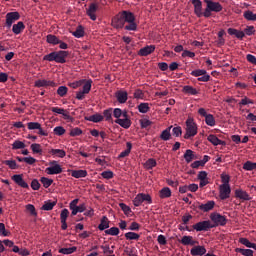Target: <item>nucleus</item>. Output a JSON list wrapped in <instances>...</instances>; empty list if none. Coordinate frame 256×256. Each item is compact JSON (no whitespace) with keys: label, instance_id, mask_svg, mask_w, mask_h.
<instances>
[{"label":"nucleus","instance_id":"obj_1","mask_svg":"<svg viewBox=\"0 0 256 256\" xmlns=\"http://www.w3.org/2000/svg\"><path fill=\"white\" fill-rule=\"evenodd\" d=\"M125 23L128 25L125 26ZM114 29H123L125 27L126 31H137V23H135V15L130 11H122L118 13L111 23Z\"/></svg>","mask_w":256,"mask_h":256},{"label":"nucleus","instance_id":"obj_2","mask_svg":"<svg viewBox=\"0 0 256 256\" xmlns=\"http://www.w3.org/2000/svg\"><path fill=\"white\" fill-rule=\"evenodd\" d=\"M113 117H115V123L120 125L123 129H129L131 127V119L127 114V110H121V108H115L113 110Z\"/></svg>","mask_w":256,"mask_h":256},{"label":"nucleus","instance_id":"obj_3","mask_svg":"<svg viewBox=\"0 0 256 256\" xmlns=\"http://www.w3.org/2000/svg\"><path fill=\"white\" fill-rule=\"evenodd\" d=\"M185 133H184V139H193L197 133H199V127L197 126V122H195V119L188 118L185 122Z\"/></svg>","mask_w":256,"mask_h":256},{"label":"nucleus","instance_id":"obj_4","mask_svg":"<svg viewBox=\"0 0 256 256\" xmlns=\"http://www.w3.org/2000/svg\"><path fill=\"white\" fill-rule=\"evenodd\" d=\"M69 52L67 51H57L51 52L43 57V61H55V63H66Z\"/></svg>","mask_w":256,"mask_h":256},{"label":"nucleus","instance_id":"obj_5","mask_svg":"<svg viewBox=\"0 0 256 256\" xmlns=\"http://www.w3.org/2000/svg\"><path fill=\"white\" fill-rule=\"evenodd\" d=\"M206 3V9L204 11L203 17L209 18L211 17V13H221L223 11V6L219 2H214L212 0H204Z\"/></svg>","mask_w":256,"mask_h":256},{"label":"nucleus","instance_id":"obj_6","mask_svg":"<svg viewBox=\"0 0 256 256\" xmlns=\"http://www.w3.org/2000/svg\"><path fill=\"white\" fill-rule=\"evenodd\" d=\"M148 203V205H151L153 203V199L151 198V195L145 194V193H139L135 196L133 200L134 207H141L143 203Z\"/></svg>","mask_w":256,"mask_h":256},{"label":"nucleus","instance_id":"obj_7","mask_svg":"<svg viewBox=\"0 0 256 256\" xmlns=\"http://www.w3.org/2000/svg\"><path fill=\"white\" fill-rule=\"evenodd\" d=\"M49 167L46 168L45 172L47 175H59L63 173V168L60 166L59 162L53 160L49 162Z\"/></svg>","mask_w":256,"mask_h":256},{"label":"nucleus","instance_id":"obj_8","mask_svg":"<svg viewBox=\"0 0 256 256\" xmlns=\"http://www.w3.org/2000/svg\"><path fill=\"white\" fill-rule=\"evenodd\" d=\"M198 113L201 117H205V123L208 127H215L216 121L213 114H207V110H205V108L198 109Z\"/></svg>","mask_w":256,"mask_h":256},{"label":"nucleus","instance_id":"obj_9","mask_svg":"<svg viewBox=\"0 0 256 256\" xmlns=\"http://www.w3.org/2000/svg\"><path fill=\"white\" fill-rule=\"evenodd\" d=\"M27 127L29 131H38V135H41L42 137H47V135H49L47 130H44L39 122H28Z\"/></svg>","mask_w":256,"mask_h":256},{"label":"nucleus","instance_id":"obj_10","mask_svg":"<svg viewBox=\"0 0 256 256\" xmlns=\"http://www.w3.org/2000/svg\"><path fill=\"white\" fill-rule=\"evenodd\" d=\"M19 19H21V15L19 14V12H9L6 14V26L8 27V29H11V27L13 26V23H15V21H19Z\"/></svg>","mask_w":256,"mask_h":256},{"label":"nucleus","instance_id":"obj_11","mask_svg":"<svg viewBox=\"0 0 256 256\" xmlns=\"http://www.w3.org/2000/svg\"><path fill=\"white\" fill-rule=\"evenodd\" d=\"M210 218L216 226L224 227V225H227V218L219 213L211 214Z\"/></svg>","mask_w":256,"mask_h":256},{"label":"nucleus","instance_id":"obj_12","mask_svg":"<svg viewBox=\"0 0 256 256\" xmlns=\"http://www.w3.org/2000/svg\"><path fill=\"white\" fill-rule=\"evenodd\" d=\"M219 197L222 201L231 197V186L220 185L219 186Z\"/></svg>","mask_w":256,"mask_h":256},{"label":"nucleus","instance_id":"obj_13","mask_svg":"<svg viewBox=\"0 0 256 256\" xmlns=\"http://www.w3.org/2000/svg\"><path fill=\"white\" fill-rule=\"evenodd\" d=\"M12 181L22 189H29V184L23 179V174H16L11 177Z\"/></svg>","mask_w":256,"mask_h":256},{"label":"nucleus","instance_id":"obj_14","mask_svg":"<svg viewBox=\"0 0 256 256\" xmlns=\"http://www.w3.org/2000/svg\"><path fill=\"white\" fill-rule=\"evenodd\" d=\"M97 9H99V6L95 3H91L86 10V14L90 17L91 21H97V15L95 14L97 13Z\"/></svg>","mask_w":256,"mask_h":256},{"label":"nucleus","instance_id":"obj_15","mask_svg":"<svg viewBox=\"0 0 256 256\" xmlns=\"http://www.w3.org/2000/svg\"><path fill=\"white\" fill-rule=\"evenodd\" d=\"M211 227L213 226L210 221H201L193 225L194 231H208Z\"/></svg>","mask_w":256,"mask_h":256},{"label":"nucleus","instance_id":"obj_16","mask_svg":"<svg viewBox=\"0 0 256 256\" xmlns=\"http://www.w3.org/2000/svg\"><path fill=\"white\" fill-rule=\"evenodd\" d=\"M192 5H194V13L198 17H203L205 12H203V2L201 0H192Z\"/></svg>","mask_w":256,"mask_h":256},{"label":"nucleus","instance_id":"obj_17","mask_svg":"<svg viewBox=\"0 0 256 256\" xmlns=\"http://www.w3.org/2000/svg\"><path fill=\"white\" fill-rule=\"evenodd\" d=\"M115 97L121 105L127 103V99H129V94L125 90H119L115 93Z\"/></svg>","mask_w":256,"mask_h":256},{"label":"nucleus","instance_id":"obj_18","mask_svg":"<svg viewBox=\"0 0 256 256\" xmlns=\"http://www.w3.org/2000/svg\"><path fill=\"white\" fill-rule=\"evenodd\" d=\"M235 198L241 199L242 201H250L251 197L249 196V193L243 189H236L235 190Z\"/></svg>","mask_w":256,"mask_h":256},{"label":"nucleus","instance_id":"obj_19","mask_svg":"<svg viewBox=\"0 0 256 256\" xmlns=\"http://www.w3.org/2000/svg\"><path fill=\"white\" fill-rule=\"evenodd\" d=\"M215 208V201L210 200L208 202H206L205 204H200L198 206V209H200V211H203L204 213H207L209 211H212V209Z\"/></svg>","mask_w":256,"mask_h":256},{"label":"nucleus","instance_id":"obj_20","mask_svg":"<svg viewBox=\"0 0 256 256\" xmlns=\"http://www.w3.org/2000/svg\"><path fill=\"white\" fill-rule=\"evenodd\" d=\"M153 51H155V45H149L141 48L138 52V55H140L141 57H147V55H151Z\"/></svg>","mask_w":256,"mask_h":256},{"label":"nucleus","instance_id":"obj_21","mask_svg":"<svg viewBox=\"0 0 256 256\" xmlns=\"http://www.w3.org/2000/svg\"><path fill=\"white\" fill-rule=\"evenodd\" d=\"M52 113H56V115H62L64 119H71V115H69V111L59 108V107H52Z\"/></svg>","mask_w":256,"mask_h":256},{"label":"nucleus","instance_id":"obj_22","mask_svg":"<svg viewBox=\"0 0 256 256\" xmlns=\"http://www.w3.org/2000/svg\"><path fill=\"white\" fill-rule=\"evenodd\" d=\"M190 253L193 256H203L207 253V249L204 246H195L190 250Z\"/></svg>","mask_w":256,"mask_h":256},{"label":"nucleus","instance_id":"obj_23","mask_svg":"<svg viewBox=\"0 0 256 256\" xmlns=\"http://www.w3.org/2000/svg\"><path fill=\"white\" fill-rule=\"evenodd\" d=\"M35 87H55V82L45 79L36 80Z\"/></svg>","mask_w":256,"mask_h":256},{"label":"nucleus","instance_id":"obj_24","mask_svg":"<svg viewBox=\"0 0 256 256\" xmlns=\"http://www.w3.org/2000/svg\"><path fill=\"white\" fill-rule=\"evenodd\" d=\"M12 31L14 35H21L23 31H25V24L21 21H19L17 24H14L12 26Z\"/></svg>","mask_w":256,"mask_h":256},{"label":"nucleus","instance_id":"obj_25","mask_svg":"<svg viewBox=\"0 0 256 256\" xmlns=\"http://www.w3.org/2000/svg\"><path fill=\"white\" fill-rule=\"evenodd\" d=\"M207 140L212 143V145H214L215 147H217V145H227V143H225V141L221 140V139H218L215 135L213 134H210L208 137H207Z\"/></svg>","mask_w":256,"mask_h":256},{"label":"nucleus","instance_id":"obj_26","mask_svg":"<svg viewBox=\"0 0 256 256\" xmlns=\"http://www.w3.org/2000/svg\"><path fill=\"white\" fill-rule=\"evenodd\" d=\"M71 176L75 179H82L87 177V170H70Z\"/></svg>","mask_w":256,"mask_h":256},{"label":"nucleus","instance_id":"obj_27","mask_svg":"<svg viewBox=\"0 0 256 256\" xmlns=\"http://www.w3.org/2000/svg\"><path fill=\"white\" fill-rule=\"evenodd\" d=\"M171 129H173V126H169L162 131V133L160 134V139L162 141H169V139H171Z\"/></svg>","mask_w":256,"mask_h":256},{"label":"nucleus","instance_id":"obj_28","mask_svg":"<svg viewBox=\"0 0 256 256\" xmlns=\"http://www.w3.org/2000/svg\"><path fill=\"white\" fill-rule=\"evenodd\" d=\"M228 33L230 35L236 36L237 39H243V37H245V32H243L241 30H237L235 28H229Z\"/></svg>","mask_w":256,"mask_h":256},{"label":"nucleus","instance_id":"obj_29","mask_svg":"<svg viewBox=\"0 0 256 256\" xmlns=\"http://www.w3.org/2000/svg\"><path fill=\"white\" fill-rule=\"evenodd\" d=\"M98 229L100 231H105V229H109V218H107V216L102 217Z\"/></svg>","mask_w":256,"mask_h":256},{"label":"nucleus","instance_id":"obj_30","mask_svg":"<svg viewBox=\"0 0 256 256\" xmlns=\"http://www.w3.org/2000/svg\"><path fill=\"white\" fill-rule=\"evenodd\" d=\"M124 237L127 241H139V238L141 237V235L135 232H127L124 234Z\"/></svg>","mask_w":256,"mask_h":256},{"label":"nucleus","instance_id":"obj_31","mask_svg":"<svg viewBox=\"0 0 256 256\" xmlns=\"http://www.w3.org/2000/svg\"><path fill=\"white\" fill-rule=\"evenodd\" d=\"M182 91L186 95H199V91L193 88V86H189V85L184 86Z\"/></svg>","mask_w":256,"mask_h":256},{"label":"nucleus","instance_id":"obj_32","mask_svg":"<svg viewBox=\"0 0 256 256\" xmlns=\"http://www.w3.org/2000/svg\"><path fill=\"white\" fill-rule=\"evenodd\" d=\"M72 35L77 39H81V37H85V29L80 25L76 28V31L72 32Z\"/></svg>","mask_w":256,"mask_h":256},{"label":"nucleus","instance_id":"obj_33","mask_svg":"<svg viewBox=\"0 0 256 256\" xmlns=\"http://www.w3.org/2000/svg\"><path fill=\"white\" fill-rule=\"evenodd\" d=\"M50 154L54 155L55 157H59L60 159H63L65 155H67V152L63 149H51Z\"/></svg>","mask_w":256,"mask_h":256},{"label":"nucleus","instance_id":"obj_34","mask_svg":"<svg viewBox=\"0 0 256 256\" xmlns=\"http://www.w3.org/2000/svg\"><path fill=\"white\" fill-rule=\"evenodd\" d=\"M30 148L34 154L43 155V148L41 147V144L33 143Z\"/></svg>","mask_w":256,"mask_h":256},{"label":"nucleus","instance_id":"obj_35","mask_svg":"<svg viewBox=\"0 0 256 256\" xmlns=\"http://www.w3.org/2000/svg\"><path fill=\"white\" fill-rule=\"evenodd\" d=\"M171 197V188L164 187L160 190V199H169Z\"/></svg>","mask_w":256,"mask_h":256},{"label":"nucleus","instance_id":"obj_36","mask_svg":"<svg viewBox=\"0 0 256 256\" xmlns=\"http://www.w3.org/2000/svg\"><path fill=\"white\" fill-rule=\"evenodd\" d=\"M194 157H195V153L191 149L186 150V152L184 153V159H185L186 163H191V161H193Z\"/></svg>","mask_w":256,"mask_h":256},{"label":"nucleus","instance_id":"obj_37","mask_svg":"<svg viewBox=\"0 0 256 256\" xmlns=\"http://www.w3.org/2000/svg\"><path fill=\"white\" fill-rule=\"evenodd\" d=\"M75 251H77V247L73 246L70 248H61L59 249V253H61L62 255H71L73 253H75Z\"/></svg>","mask_w":256,"mask_h":256},{"label":"nucleus","instance_id":"obj_38","mask_svg":"<svg viewBox=\"0 0 256 256\" xmlns=\"http://www.w3.org/2000/svg\"><path fill=\"white\" fill-rule=\"evenodd\" d=\"M243 17L246 21H256V14L251 10L245 11Z\"/></svg>","mask_w":256,"mask_h":256},{"label":"nucleus","instance_id":"obj_39","mask_svg":"<svg viewBox=\"0 0 256 256\" xmlns=\"http://www.w3.org/2000/svg\"><path fill=\"white\" fill-rule=\"evenodd\" d=\"M46 39H47V43H50V45H59L60 43L59 38L55 35L49 34L47 35Z\"/></svg>","mask_w":256,"mask_h":256},{"label":"nucleus","instance_id":"obj_40","mask_svg":"<svg viewBox=\"0 0 256 256\" xmlns=\"http://www.w3.org/2000/svg\"><path fill=\"white\" fill-rule=\"evenodd\" d=\"M244 171H254L256 169V162L247 161L243 164Z\"/></svg>","mask_w":256,"mask_h":256},{"label":"nucleus","instance_id":"obj_41","mask_svg":"<svg viewBox=\"0 0 256 256\" xmlns=\"http://www.w3.org/2000/svg\"><path fill=\"white\" fill-rule=\"evenodd\" d=\"M144 167L147 170L153 169V167H157V160L150 158L144 163Z\"/></svg>","mask_w":256,"mask_h":256},{"label":"nucleus","instance_id":"obj_42","mask_svg":"<svg viewBox=\"0 0 256 256\" xmlns=\"http://www.w3.org/2000/svg\"><path fill=\"white\" fill-rule=\"evenodd\" d=\"M86 210H87V206L85 205V203H82L79 206H76L75 209L72 210L71 214L77 215V213H83Z\"/></svg>","mask_w":256,"mask_h":256},{"label":"nucleus","instance_id":"obj_43","mask_svg":"<svg viewBox=\"0 0 256 256\" xmlns=\"http://www.w3.org/2000/svg\"><path fill=\"white\" fill-rule=\"evenodd\" d=\"M180 243L182 245H194L195 241L193 240V236H183Z\"/></svg>","mask_w":256,"mask_h":256},{"label":"nucleus","instance_id":"obj_44","mask_svg":"<svg viewBox=\"0 0 256 256\" xmlns=\"http://www.w3.org/2000/svg\"><path fill=\"white\" fill-rule=\"evenodd\" d=\"M40 183H42V185L45 189H49V187H51V185H53V179H49L47 177H42L40 179Z\"/></svg>","mask_w":256,"mask_h":256},{"label":"nucleus","instance_id":"obj_45","mask_svg":"<svg viewBox=\"0 0 256 256\" xmlns=\"http://www.w3.org/2000/svg\"><path fill=\"white\" fill-rule=\"evenodd\" d=\"M126 147H127V149L124 150V151H122V152L119 154V158H120V159H123V157L129 156V153H131V149H132V147H133V146L131 145V142H127Z\"/></svg>","mask_w":256,"mask_h":256},{"label":"nucleus","instance_id":"obj_46","mask_svg":"<svg viewBox=\"0 0 256 256\" xmlns=\"http://www.w3.org/2000/svg\"><path fill=\"white\" fill-rule=\"evenodd\" d=\"M235 252L241 253L243 256H253V250L251 249L236 248Z\"/></svg>","mask_w":256,"mask_h":256},{"label":"nucleus","instance_id":"obj_47","mask_svg":"<svg viewBox=\"0 0 256 256\" xmlns=\"http://www.w3.org/2000/svg\"><path fill=\"white\" fill-rule=\"evenodd\" d=\"M57 205V202L53 201H46L44 205L42 206L43 211H52L53 207Z\"/></svg>","mask_w":256,"mask_h":256},{"label":"nucleus","instance_id":"obj_48","mask_svg":"<svg viewBox=\"0 0 256 256\" xmlns=\"http://www.w3.org/2000/svg\"><path fill=\"white\" fill-rule=\"evenodd\" d=\"M93 83V80H85L83 83V92L87 95L91 91V85Z\"/></svg>","mask_w":256,"mask_h":256},{"label":"nucleus","instance_id":"obj_49","mask_svg":"<svg viewBox=\"0 0 256 256\" xmlns=\"http://www.w3.org/2000/svg\"><path fill=\"white\" fill-rule=\"evenodd\" d=\"M88 121H92V123H101V121H103V115L94 114L89 117Z\"/></svg>","mask_w":256,"mask_h":256},{"label":"nucleus","instance_id":"obj_50","mask_svg":"<svg viewBox=\"0 0 256 256\" xmlns=\"http://www.w3.org/2000/svg\"><path fill=\"white\" fill-rule=\"evenodd\" d=\"M220 179L222 181L221 185L230 186L229 182L231 181V176H229V174L222 173L221 176H220Z\"/></svg>","mask_w":256,"mask_h":256},{"label":"nucleus","instance_id":"obj_51","mask_svg":"<svg viewBox=\"0 0 256 256\" xmlns=\"http://www.w3.org/2000/svg\"><path fill=\"white\" fill-rule=\"evenodd\" d=\"M149 103H140L138 105L139 113H149Z\"/></svg>","mask_w":256,"mask_h":256},{"label":"nucleus","instance_id":"obj_52","mask_svg":"<svg viewBox=\"0 0 256 256\" xmlns=\"http://www.w3.org/2000/svg\"><path fill=\"white\" fill-rule=\"evenodd\" d=\"M12 149H14V150L25 149V142L15 140L12 144Z\"/></svg>","mask_w":256,"mask_h":256},{"label":"nucleus","instance_id":"obj_53","mask_svg":"<svg viewBox=\"0 0 256 256\" xmlns=\"http://www.w3.org/2000/svg\"><path fill=\"white\" fill-rule=\"evenodd\" d=\"M67 91H69V88L67 86H60L57 89V94L59 97H65L67 95Z\"/></svg>","mask_w":256,"mask_h":256},{"label":"nucleus","instance_id":"obj_54","mask_svg":"<svg viewBox=\"0 0 256 256\" xmlns=\"http://www.w3.org/2000/svg\"><path fill=\"white\" fill-rule=\"evenodd\" d=\"M207 73V70L204 69H197L191 72L192 77H198L200 78L201 76L205 75Z\"/></svg>","mask_w":256,"mask_h":256},{"label":"nucleus","instance_id":"obj_55","mask_svg":"<svg viewBox=\"0 0 256 256\" xmlns=\"http://www.w3.org/2000/svg\"><path fill=\"white\" fill-rule=\"evenodd\" d=\"M105 233H106V235L117 236V235H119V228L112 227L110 229L105 230Z\"/></svg>","mask_w":256,"mask_h":256},{"label":"nucleus","instance_id":"obj_56","mask_svg":"<svg viewBox=\"0 0 256 256\" xmlns=\"http://www.w3.org/2000/svg\"><path fill=\"white\" fill-rule=\"evenodd\" d=\"M69 217V210L67 208H64L62 211H61V214H60V221L61 222H65L67 221V218Z\"/></svg>","mask_w":256,"mask_h":256},{"label":"nucleus","instance_id":"obj_57","mask_svg":"<svg viewBox=\"0 0 256 256\" xmlns=\"http://www.w3.org/2000/svg\"><path fill=\"white\" fill-rule=\"evenodd\" d=\"M54 134L58 137H61V135H65V128L63 126H57L54 128Z\"/></svg>","mask_w":256,"mask_h":256},{"label":"nucleus","instance_id":"obj_58","mask_svg":"<svg viewBox=\"0 0 256 256\" xmlns=\"http://www.w3.org/2000/svg\"><path fill=\"white\" fill-rule=\"evenodd\" d=\"M151 123V120L147 118H143L140 120V126L142 129H147V127H150Z\"/></svg>","mask_w":256,"mask_h":256},{"label":"nucleus","instance_id":"obj_59","mask_svg":"<svg viewBox=\"0 0 256 256\" xmlns=\"http://www.w3.org/2000/svg\"><path fill=\"white\" fill-rule=\"evenodd\" d=\"M239 243H241V245H244V247H248V249H251L253 245V243L247 238H240Z\"/></svg>","mask_w":256,"mask_h":256},{"label":"nucleus","instance_id":"obj_60","mask_svg":"<svg viewBox=\"0 0 256 256\" xmlns=\"http://www.w3.org/2000/svg\"><path fill=\"white\" fill-rule=\"evenodd\" d=\"M4 165H7L9 169H17V162L15 160H5Z\"/></svg>","mask_w":256,"mask_h":256},{"label":"nucleus","instance_id":"obj_61","mask_svg":"<svg viewBox=\"0 0 256 256\" xmlns=\"http://www.w3.org/2000/svg\"><path fill=\"white\" fill-rule=\"evenodd\" d=\"M172 133L175 137H181V135H183V129L181 126L174 127Z\"/></svg>","mask_w":256,"mask_h":256},{"label":"nucleus","instance_id":"obj_62","mask_svg":"<svg viewBox=\"0 0 256 256\" xmlns=\"http://www.w3.org/2000/svg\"><path fill=\"white\" fill-rule=\"evenodd\" d=\"M119 207H120V209L123 210V213H124L125 215H130V213H131V207L127 206L125 203H120V204H119Z\"/></svg>","mask_w":256,"mask_h":256},{"label":"nucleus","instance_id":"obj_63","mask_svg":"<svg viewBox=\"0 0 256 256\" xmlns=\"http://www.w3.org/2000/svg\"><path fill=\"white\" fill-rule=\"evenodd\" d=\"M244 35H248V36L255 35V26H247L244 29Z\"/></svg>","mask_w":256,"mask_h":256},{"label":"nucleus","instance_id":"obj_64","mask_svg":"<svg viewBox=\"0 0 256 256\" xmlns=\"http://www.w3.org/2000/svg\"><path fill=\"white\" fill-rule=\"evenodd\" d=\"M26 210H28L30 212V215L36 217L37 210H35V206L33 204H27L26 205Z\"/></svg>","mask_w":256,"mask_h":256}]
</instances>
